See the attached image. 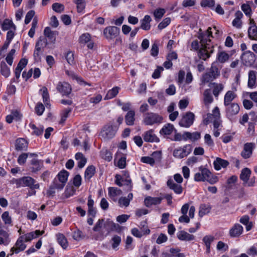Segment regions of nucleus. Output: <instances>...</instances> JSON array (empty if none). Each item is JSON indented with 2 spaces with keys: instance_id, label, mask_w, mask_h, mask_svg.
<instances>
[{
  "instance_id": "1",
  "label": "nucleus",
  "mask_w": 257,
  "mask_h": 257,
  "mask_svg": "<svg viewBox=\"0 0 257 257\" xmlns=\"http://www.w3.org/2000/svg\"><path fill=\"white\" fill-rule=\"evenodd\" d=\"M220 76V71L214 62L211 67L208 69L201 78V81L203 83H208L213 81Z\"/></svg>"
},
{
  "instance_id": "2",
  "label": "nucleus",
  "mask_w": 257,
  "mask_h": 257,
  "mask_svg": "<svg viewBox=\"0 0 257 257\" xmlns=\"http://www.w3.org/2000/svg\"><path fill=\"white\" fill-rule=\"evenodd\" d=\"M163 117L157 113L146 112L143 115V121L146 125L159 124L162 122Z\"/></svg>"
},
{
  "instance_id": "3",
  "label": "nucleus",
  "mask_w": 257,
  "mask_h": 257,
  "mask_svg": "<svg viewBox=\"0 0 257 257\" xmlns=\"http://www.w3.org/2000/svg\"><path fill=\"white\" fill-rule=\"evenodd\" d=\"M206 36L208 38L210 37H212V32L211 31V28L209 27L205 33L204 34L200 35L199 38L200 39L201 45L204 47L205 49L207 50V52L210 54L213 53L214 52V46L210 45V43L211 42L210 39L207 40L205 38V37Z\"/></svg>"
},
{
  "instance_id": "4",
  "label": "nucleus",
  "mask_w": 257,
  "mask_h": 257,
  "mask_svg": "<svg viewBox=\"0 0 257 257\" xmlns=\"http://www.w3.org/2000/svg\"><path fill=\"white\" fill-rule=\"evenodd\" d=\"M15 183L19 185L29 187L31 189H38L40 187L39 184L37 183L34 179L29 176L23 177L19 179H17Z\"/></svg>"
},
{
  "instance_id": "5",
  "label": "nucleus",
  "mask_w": 257,
  "mask_h": 257,
  "mask_svg": "<svg viewBox=\"0 0 257 257\" xmlns=\"http://www.w3.org/2000/svg\"><path fill=\"white\" fill-rule=\"evenodd\" d=\"M192 151V146L190 145H186L183 148L178 147L175 149L173 152V156L177 159H182L187 157Z\"/></svg>"
},
{
  "instance_id": "6",
  "label": "nucleus",
  "mask_w": 257,
  "mask_h": 257,
  "mask_svg": "<svg viewBox=\"0 0 257 257\" xmlns=\"http://www.w3.org/2000/svg\"><path fill=\"white\" fill-rule=\"evenodd\" d=\"M117 127L112 125H107L103 127L100 133V136L104 139L113 138L117 131Z\"/></svg>"
},
{
  "instance_id": "7",
  "label": "nucleus",
  "mask_w": 257,
  "mask_h": 257,
  "mask_svg": "<svg viewBox=\"0 0 257 257\" xmlns=\"http://www.w3.org/2000/svg\"><path fill=\"white\" fill-rule=\"evenodd\" d=\"M194 119V114L190 111L187 112L182 115L179 124L181 127H189L193 123Z\"/></svg>"
},
{
  "instance_id": "8",
  "label": "nucleus",
  "mask_w": 257,
  "mask_h": 257,
  "mask_svg": "<svg viewBox=\"0 0 257 257\" xmlns=\"http://www.w3.org/2000/svg\"><path fill=\"white\" fill-rule=\"evenodd\" d=\"M225 106V115L226 116L231 119L232 117L238 113L239 111V106L235 102L224 105Z\"/></svg>"
},
{
  "instance_id": "9",
  "label": "nucleus",
  "mask_w": 257,
  "mask_h": 257,
  "mask_svg": "<svg viewBox=\"0 0 257 257\" xmlns=\"http://www.w3.org/2000/svg\"><path fill=\"white\" fill-rule=\"evenodd\" d=\"M120 33L119 28L115 26H108L103 30V35L108 40H112L116 38Z\"/></svg>"
},
{
  "instance_id": "10",
  "label": "nucleus",
  "mask_w": 257,
  "mask_h": 257,
  "mask_svg": "<svg viewBox=\"0 0 257 257\" xmlns=\"http://www.w3.org/2000/svg\"><path fill=\"white\" fill-rule=\"evenodd\" d=\"M56 88L62 96H68L72 91L70 84L65 81L58 82Z\"/></svg>"
},
{
  "instance_id": "11",
  "label": "nucleus",
  "mask_w": 257,
  "mask_h": 257,
  "mask_svg": "<svg viewBox=\"0 0 257 257\" xmlns=\"http://www.w3.org/2000/svg\"><path fill=\"white\" fill-rule=\"evenodd\" d=\"M241 58L245 65H251L255 61V55L250 51H246L242 54Z\"/></svg>"
},
{
  "instance_id": "12",
  "label": "nucleus",
  "mask_w": 257,
  "mask_h": 257,
  "mask_svg": "<svg viewBox=\"0 0 257 257\" xmlns=\"http://www.w3.org/2000/svg\"><path fill=\"white\" fill-rule=\"evenodd\" d=\"M243 227L238 223H235L229 230V235L231 237H238L243 232Z\"/></svg>"
},
{
  "instance_id": "13",
  "label": "nucleus",
  "mask_w": 257,
  "mask_h": 257,
  "mask_svg": "<svg viewBox=\"0 0 257 257\" xmlns=\"http://www.w3.org/2000/svg\"><path fill=\"white\" fill-rule=\"evenodd\" d=\"M254 144L253 143H245L244 145L243 151L241 153V156L245 159L250 157L252 154Z\"/></svg>"
},
{
  "instance_id": "14",
  "label": "nucleus",
  "mask_w": 257,
  "mask_h": 257,
  "mask_svg": "<svg viewBox=\"0 0 257 257\" xmlns=\"http://www.w3.org/2000/svg\"><path fill=\"white\" fill-rule=\"evenodd\" d=\"M162 197H153L147 196L144 199V204L147 207H150L152 205L160 204L162 200Z\"/></svg>"
},
{
  "instance_id": "15",
  "label": "nucleus",
  "mask_w": 257,
  "mask_h": 257,
  "mask_svg": "<svg viewBox=\"0 0 257 257\" xmlns=\"http://www.w3.org/2000/svg\"><path fill=\"white\" fill-rule=\"evenodd\" d=\"M28 142L23 138H19L15 142V149L17 151H25L27 150Z\"/></svg>"
},
{
  "instance_id": "16",
  "label": "nucleus",
  "mask_w": 257,
  "mask_h": 257,
  "mask_svg": "<svg viewBox=\"0 0 257 257\" xmlns=\"http://www.w3.org/2000/svg\"><path fill=\"white\" fill-rule=\"evenodd\" d=\"M154 130L151 129L144 133V140L147 142H159V139L154 134Z\"/></svg>"
},
{
  "instance_id": "17",
  "label": "nucleus",
  "mask_w": 257,
  "mask_h": 257,
  "mask_svg": "<svg viewBox=\"0 0 257 257\" xmlns=\"http://www.w3.org/2000/svg\"><path fill=\"white\" fill-rule=\"evenodd\" d=\"M176 132L174 125L171 123L165 124L160 131V134L164 137H167L170 135L173 132Z\"/></svg>"
},
{
  "instance_id": "18",
  "label": "nucleus",
  "mask_w": 257,
  "mask_h": 257,
  "mask_svg": "<svg viewBox=\"0 0 257 257\" xmlns=\"http://www.w3.org/2000/svg\"><path fill=\"white\" fill-rule=\"evenodd\" d=\"M44 37L47 38L50 42L54 43L56 41V35L58 34V32L56 31H52L50 27H47L44 29Z\"/></svg>"
},
{
  "instance_id": "19",
  "label": "nucleus",
  "mask_w": 257,
  "mask_h": 257,
  "mask_svg": "<svg viewBox=\"0 0 257 257\" xmlns=\"http://www.w3.org/2000/svg\"><path fill=\"white\" fill-rule=\"evenodd\" d=\"M167 184L169 188L173 190L175 193L180 194L182 193L183 188L182 186L180 184H176L172 179H169L167 181Z\"/></svg>"
},
{
  "instance_id": "20",
  "label": "nucleus",
  "mask_w": 257,
  "mask_h": 257,
  "mask_svg": "<svg viewBox=\"0 0 257 257\" xmlns=\"http://www.w3.org/2000/svg\"><path fill=\"white\" fill-rule=\"evenodd\" d=\"M251 26L248 29V36L250 39L257 40V27L253 20H250Z\"/></svg>"
},
{
  "instance_id": "21",
  "label": "nucleus",
  "mask_w": 257,
  "mask_h": 257,
  "mask_svg": "<svg viewBox=\"0 0 257 257\" xmlns=\"http://www.w3.org/2000/svg\"><path fill=\"white\" fill-rule=\"evenodd\" d=\"M229 164V162L227 160L218 157L216 158L213 162L214 167L216 170H219L221 168H226Z\"/></svg>"
},
{
  "instance_id": "22",
  "label": "nucleus",
  "mask_w": 257,
  "mask_h": 257,
  "mask_svg": "<svg viewBox=\"0 0 257 257\" xmlns=\"http://www.w3.org/2000/svg\"><path fill=\"white\" fill-rule=\"evenodd\" d=\"M121 194V190L116 187H110L108 188L109 196L114 202L117 200V196L120 195Z\"/></svg>"
},
{
  "instance_id": "23",
  "label": "nucleus",
  "mask_w": 257,
  "mask_h": 257,
  "mask_svg": "<svg viewBox=\"0 0 257 257\" xmlns=\"http://www.w3.org/2000/svg\"><path fill=\"white\" fill-rule=\"evenodd\" d=\"M32 166L31 170L32 172L36 173L40 171L43 167V161L33 159L31 162Z\"/></svg>"
},
{
  "instance_id": "24",
  "label": "nucleus",
  "mask_w": 257,
  "mask_h": 257,
  "mask_svg": "<svg viewBox=\"0 0 257 257\" xmlns=\"http://www.w3.org/2000/svg\"><path fill=\"white\" fill-rule=\"evenodd\" d=\"M251 171L250 169L248 168H243L240 173L239 178L243 181V185H245L250 177Z\"/></svg>"
},
{
  "instance_id": "25",
  "label": "nucleus",
  "mask_w": 257,
  "mask_h": 257,
  "mask_svg": "<svg viewBox=\"0 0 257 257\" xmlns=\"http://www.w3.org/2000/svg\"><path fill=\"white\" fill-rule=\"evenodd\" d=\"M177 235L179 239L183 241H191L195 238L193 235L190 234L183 230L179 231Z\"/></svg>"
},
{
  "instance_id": "26",
  "label": "nucleus",
  "mask_w": 257,
  "mask_h": 257,
  "mask_svg": "<svg viewBox=\"0 0 257 257\" xmlns=\"http://www.w3.org/2000/svg\"><path fill=\"white\" fill-rule=\"evenodd\" d=\"M237 97L236 94L233 91L229 90L226 92L224 97V105L232 103L231 102Z\"/></svg>"
},
{
  "instance_id": "27",
  "label": "nucleus",
  "mask_w": 257,
  "mask_h": 257,
  "mask_svg": "<svg viewBox=\"0 0 257 257\" xmlns=\"http://www.w3.org/2000/svg\"><path fill=\"white\" fill-rule=\"evenodd\" d=\"M24 236H20L15 243L16 247V253L23 251L27 247L26 244L24 243Z\"/></svg>"
},
{
  "instance_id": "28",
  "label": "nucleus",
  "mask_w": 257,
  "mask_h": 257,
  "mask_svg": "<svg viewBox=\"0 0 257 257\" xmlns=\"http://www.w3.org/2000/svg\"><path fill=\"white\" fill-rule=\"evenodd\" d=\"M215 237L211 235H205L203 238V241L206 247V253H209L210 252L211 243L214 240Z\"/></svg>"
},
{
  "instance_id": "29",
  "label": "nucleus",
  "mask_w": 257,
  "mask_h": 257,
  "mask_svg": "<svg viewBox=\"0 0 257 257\" xmlns=\"http://www.w3.org/2000/svg\"><path fill=\"white\" fill-rule=\"evenodd\" d=\"M44 231H41L39 230H36L35 231L29 232L24 236V239L26 242L30 241L33 238L38 237L39 235H42Z\"/></svg>"
},
{
  "instance_id": "30",
  "label": "nucleus",
  "mask_w": 257,
  "mask_h": 257,
  "mask_svg": "<svg viewBox=\"0 0 257 257\" xmlns=\"http://www.w3.org/2000/svg\"><path fill=\"white\" fill-rule=\"evenodd\" d=\"M94 201L91 198V195L88 197L87 206L88 208V213L89 215L91 216L92 217H94L96 214V210L93 207Z\"/></svg>"
},
{
  "instance_id": "31",
  "label": "nucleus",
  "mask_w": 257,
  "mask_h": 257,
  "mask_svg": "<svg viewBox=\"0 0 257 257\" xmlns=\"http://www.w3.org/2000/svg\"><path fill=\"white\" fill-rule=\"evenodd\" d=\"M213 87V94L216 98H218L219 93L223 90L224 85L222 83L215 82L210 83Z\"/></svg>"
},
{
  "instance_id": "32",
  "label": "nucleus",
  "mask_w": 257,
  "mask_h": 257,
  "mask_svg": "<svg viewBox=\"0 0 257 257\" xmlns=\"http://www.w3.org/2000/svg\"><path fill=\"white\" fill-rule=\"evenodd\" d=\"M135 112L133 110H129L125 116V121L127 125H133L134 124Z\"/></svg>"
},
{
  "instance_id": "33",
  "label": "nucleus",
  "mask_w": 257,
  "mask_h": 257,
  "mask_svg": "<svg viewBox=\"0 0 257 257\" xmlns=\"http://www.w3.org/2000/svg\"><path fill=\"white\" fill-rule=\"evenodd\" d=\"M152 19L150 16L146 15L141 21V28L144 30H149L151 28L150 22Z\"/></svg>"
},
{
  "instance_id": "34",
  "label": "nucleus",
  "mask_w": 257,
  "mask_h": 257,
  "mask_svg": "<svg viewBox=\"0 0 257 257\" xmlns=\"http://www.w3.org/2000/svg\"><path fill=\"white\" fill-rule=\"evenodd\" d=\"M256 81V72L250 70L248 73V80L247 86L250 88L254 87Z\"/></svg>"
},
{
  "instance_id": "35",
  "label": "nucleus",
  "mask_w": 257,
  "mask_h": 257,
  "mask_svg": "<svg viewBox=\"0 0 257 257\" xmlns=\"http://www.w3.org/2000/svg\"><path fill=\"white\" fill-rule=\"evenodd\" d=\"M56 237L58 243L63 249H66L68 246V242L65 235L62 233H59L56 234Z\"/></svg>"
},
{
  "instance_id": "36",
  "label": "nucleus",
  "mask_w": 257,
  "mask_h": 257,
  "mask_svg": "<svg viewBox=\"0 0 257 257\" xmlns=\"http://www.w3.org/2000/svg\"><path fill=\"white\" fill-rule=\"evenodd\" d=\"M75 159L78 161L77 166L82 168L85 165L87 160L81 153H77L75 155Z\"/></svg>"
},
{
  "instance_id": "37",
  "label": "nucleus",
  "mask_w": 257,
  "mask_h": 257,
  "mask_svg": "<svg viewBox=\"0 0 257 257\" xmlns=\"http://www.w3.org/2000/svg\"><path fill=\"white\" fill-rule=\"evenodd\" d=\"M2 28L4 31L8 30L11 28H13L15 31L16 28L12 21L7 19L4 21L2 25Z\"/></svg>"
},
{
  "instance_id": "38",
  "label": "nucleus",
  "mask_w": 257,
  "mask_h": 257,
  "mask_svg": "<svg viewBox=\"0 0 257 257\" xmlns=\"http://www.w3.org/2000/svg\"><path fill=\"white\" fill-rule=\"evenodd\" d=\"M121 241L120 236L117 235H114L110 240L112 248L117 250V247L120 244Z\"/></svg>"
},
{
  "instance_id": "39",
  "label": "nucleus",
  "mask_w": 257,
  "mask_h": 257,
  "mask_svg": "<svg viewBox=\"0 0 257 257\" xmlns=\"http://www.w3.org/2000/svg\"><path fill=\"white\" fill-rule=\"evenodd\" d=\"M95 173V167L93 166H89L86 169L84 173L85 179L90 180Z\"/></svg>"
},
{
  "instance_id": "40",
  "label": "nucleus",
  "mask_w": 257,
  "mask_h": 257,
  "mask_svg": "<svg viewBox=\"0 0 257 257\" xmlns=\"http://www.w3.org/2000/svg\"><path fill=\"white\" fill-rule=\"evenodd\" d=\"M69 174V172L65 170L61 171L57 175L58 180H59V182L65 184L67 181Z\"/></svg>"
},
{
  "instance_id": "41",
  "label": "nucleus",
  "mask_w": 257,
  "mask_h": 257,
  "mask_svg": "<svg viewBox=\"0 0 257 257\" xmlns=\"http://www.w3.org/2000/svg\"><path fill=\"white\" fill-rule=\"evenodd\" d=\"M213 100V98L211 95L210 90L206 89L204 92V103L205 105H209Z\"/></svg>"
},
{
  "instance_id": "42",
  "label": "nucleus",
  "mask_w": 257,
  "mask_h": 257,
  "mask_svg": "<svg viewBox=\"0 0 257 257\" xmlns=\"http://www.w3.org/2000/svg\"><path fill=\"white\" fill-rule=\"evenodd\" d=\"M1 72L5 77H8L10 75V69L5 62H2L0 64Z\"/></svg>"
},
{
  "instance_id": "43",
  "label": "nucleus",
  "mask_w": 257,
  "mask_h": 257,
  "mask_svg": "<svg viewBox=\"0 0 257 257\" xmlns=\"http://www.w3.org/2000/svg\"><path fill=\"white\" fill-rule=\"evenodd\" d=\"M229 58V55L225 52H219L217 54V60L221 63L227 61Z\"/></svg>"
},
{
  "instance_id": "44",
  "label": "nucleus",
  "mask_w": 257,
  "mask_h": 257,
  "mask_svg": "<svg viewBox=\"0 0 257 257\" xmlns=\"http://www.w3.org/2000/svg\"><path fill=\"white\" fill-rule=\"evenodd\" d=\"M119 88L118 87H113L112 89L109 90L107 93L105 99H109L115 97L118 93Z\"/></svg>"
},
{
  "instance_id": "45",
  "label": "nucleus",
  "mask_w": 257,
  "mask_h": 257,
  "mask_svg": "<svg viewBox=\"0 0 257 257\" xmlns=\"http://www.w3.org/2000/svg\"><path fill=\"white\" fill-rule=\"evenodd\" d=\"M40 91H42V97L43 102L45 103V105L47 106V105H49V95L48 92V89L46 87H43Z\"/></svg>"
},
{
  "instance_id": "46",
  "label": "nucleus",
  "mask_w": 257,
  "mask_h": 257,
  "mask_svg": "<svg viewBox=\"0 0 257 257\" xmlns=\"http://www.w3.org/2000/svg\"><path fill=\"white\" fill-rule=\"evenodd\" d=\"M44 50V48L38 46L36 44L35 48L33 54L34 60L36 61H39L40 60V54L42 53Z\"/></svg>"
},
{
  "instance_id": "47",
  "label": "nucleus",
  "mask_w": 257,
  "mask_h": 257,
  "mask_svg": "<svg viewBox=\"0 0 257 257\" xmlns=\"http://www.w3.org/2000/svg\"><path fill=\"white\" fill-rule=\"evenodd\" d=\"M101 158L107 161H110L112 158L111 153L107 149H103L100 152Z\"/></svg>"
},
{
  "instance_id": "48",
  "label": "nucleus",
  "mask_w": 257,
  "mask_h": 257,
  "mask_svg": "<svg viewBox=\"0 0 257 257\" xmlns=\"http://www.w3.org/2000/svg\"><path fill=\"white\" fill-rule=\"evenodd\" d=\"M204 168L203 166H201L199 168V171L201 172L196 173L194 175V180L197 182L199 181H204V175L203 173V171H204Z\"/></svg>"
},
{
  "instance_id": "49",
  "label": "nucleus",
  "mask_w": 257,
  "mask_h": 257,
  "mask_svg": "<svg viewBox=\"0 0 257 257\" xmlns=\"http://www.w3.org/2000/svg\"><path fill=\"white\" fill-rule=\"evenodd\" d=\"M198 55L200 59L205 61L210 57V54L207 52V50L204 47L199 50Z\"/></svg>"
},
{
  "instance_id": "50",
  "label": "nucleus",
  "mask_w": 257,
  "mask_h": 257,
  "mask_svg": "<svg viewBox=\"0 0 257 257\" xmlns=\"http://www.w3.org/2000/svg\"><path fill=\"white\" fill-rule=\"evenodd\" d=\"M38 20L36 18H35L33 20V22L32 23V27L30 30L29 31L28 35L31 38H33L35 33V30L37 27Z\"/></svg>"
},
{
  "instance_id": "51",
  "label": "nucleus",
  "mask_w": 257,
  "mask_h": 257,
  "mask_svg": "<svg viewBox=\"0 0 257 257\" xmlns=\"http://www.w3.org/2000/svg\"><path fill=\"white\" fill-rule=\"evenodd\" d=\"M30 127L34 130L33 134H35L36 136H39L42 135L43 131L44 128L43 127H37L34 124H30Z\"/></svg>"
},
{
  "instance_id": "52",
  "label": "nucleus",
  "mask_w": 257,
  "mask_h": 257,
  "mask_svg": "<svg viewBox=\"0 0 257 257\" xmlns=\"http://www.w3.org/2000/svg\"><path fill=\"white\" fill-rule=\"evenodd\" d=\"M165 13V11L164 9H158L155 10L154 12V16L157 21H159L163 16Z\"/></svg>"
},
{
  "instance_id": "53",
  "label": "nucleus",
  "mask_w": 257,
  "mask_h": 257,
  "mask_svg": "<svg viewBox=\"0 0 257 257\" xmlns=\"http://www.w3.org/2000/svg\"><path fill=\"white\" fill-rule=\"evenodd\" d=\"M2 218L5 224L10 225L12 224V218L8 211H5L2 214Z\"/></svg>"
},
{
  "instance_id": "54",
  "label": "nucleus",
  "mask_w": 257,
  "mask_h": 257,
  "mask_svg": "<svg viewBox=\"0 0 257 257\" xmlns=\"http://www.w3.org/2000/svg\"><path fill=\"white\" fill-rule=\"evenodd\" d=\"M90 35L88 33H84L79 37V42L81 44H86L90 42Z\"/></svg>"
},
{
  "instance_id": "55",
  "label": "nucleus",
  "mask_w": 257,
  "mask_h": 257,
  "mask_svg": "<svg viewBox=\"0 0 257 257\" xmlns=\"http://www.w3.org/2000/svg\"><path fill=\"white\" fill-rule=\"evenodd\" d=\"M36 44L44 49L48 45L47 38L44 36H41L39 37Z\"/></svg>"
},
{
  "instance_id": "56",
  "label": "nucleus",
  "mask_w": 257,
  "mask_h": 257,
  "mask_svg": "<svg viewBox=\"0 0 257 257\" xmlns=\"http://www.w3.org/2000/svg\"><path fill=\"white\" fill-rule=\"evenodd\" d=\"M51 185L55 189L61 190L64 188L65 184L62 182H59V180L55 179Z\"/></svg>"
},
{
  "instance_id": "57",
  "label": "nucleus",
  "mask_w": 257,
  "mask_h": 257,
  "mask_svg": "<svg viewBox=\"0 0 257 257\" xmlns=\"http://www.w3.org/2000/svg\"><path fill=\"white\" fill-rule=\"evenodd\" d=\"M171 19L170 18L164 19L159 25L158 28L159 30H162L170 24Z\"/></svg>"
},
{
  "instance_id": "58",
  "label": "nucleus",
  "mask_w": 257,
  "mask_h": 257,
  "mask_svg": "<svg viewBox=\"0 0 257 257\" xmlns=\"http://www.w3.org/2000/svg\"><path fill=\"white\" fill-rule=\"evenodd\" d=\"M52 9L57 13H61L64 11V7L62 4L54 3L52 6Z\"/></svg>"
},
{
  "instance_id": "59",
  "label": "nucleus",
  "mask_w": 257,
  "mask_h": 257,
  "mask_svg": "<svg viewBox=\"0 0 257 257\" xmlns=\"http://www.w3.org/2000/svg\"><path fill=\"white\" fill-rule=\"evenodd\" d=\"M45 110V107L42 103H38L35 106V111L38 115H41Z\"/></svg>"
},
{
  "instance_id": "60",
  "label": "nucleus",
  "mask_w": 257,
  "mask_h": 257,
  "mask_svg": "<svg viewBox=\"0 0 257 257\" xmlns=\"http://www.w3.org/2000/svg\"><path fill=\"white\" fill-rule=\"evenodd\" d=\"M187 135L189 136V140L192 142L199 140L201 137L200 133L198 132H189Z\"/></svg>"
},
{
  "instance_id": "61",
  "label": "nucleus",
  "mask_w": 257,
  "mask_h": 257,
  "mask_svg": "<svg viewBox=\"0 0 257 257\" xmlns=\"http://www.w3.org/2000/svg\"><path fill=\"white\" fill-rule=\"evenodd\" d=\"M140 226L141 231L143 232L144 234L147 235L150 234V230L148 228L146 221H142L140 223Z\"/></svg>"
},
{
  "instance_id": "62",
  "label": "nucleus",
  "mask_w": 257,
  "mask_h": 257,
  "mask_svg": "<svg viewBox=\"0 0 257 257\" xmlns=\"http://www.w3.org/2000/svg\"><path fill=\"white\" fill-rule=\"evenodd\" d=\"M201 5L204 7H208L213 8L215 5V1L214 0H202L201 3Z\"/></svg>"
},
{
  "instance_id": "63",
  "label": "nucleus",
  "mask_w": 257,
  "mask_h": 257,
  "mask_svg": "<svg viewBox=\"0 0 257 257\" xmlns=\"http://www.w3.org/2000/svg\"><path fill=\"white\" fill-rule=\"evenodd\" d=\"M35 11L33 10L29 11L26 14V16L25 17V24L26 25L28 24L30 21H31L32 19L35 15Z\"/></svg>"
},
{
  "instance_id": "64",
  "label": "nucleus",
  "mask_w": 257,
  "mask_h": 257,
  "mask_svg": "<svg viewBox=\"0 0 257 257\" xmlns=\"http://www.w3.org/2000/svg\"><path fill=\"white\" fill-rule=\"evenodd\" d=\"M130 201L126 199V197H120L118 200V203L120 207H127L130 204Z\"/></svg>"
}]
</instances>
